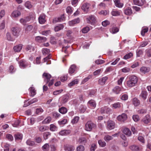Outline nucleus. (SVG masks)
<instances>
[{
    "label": "nucleus",
    "mask_w": 151,
    "mask_h": 151,
    "mask_svg": "<svg viewBox=\"0 0 151 151\" xmlns=\"http://www.w3.org/2000/svg\"><path fill=\"white\" fill-rule=\"evenodd\" d=\"M127 85L129 87L134 86L138 81L137 77L134 76H129L127 78Z\"/></svg>",
    "instance_id": "1"
},
{
    "label": "nucleus",
    "mask_w": 151,
    "mask_h": 151,
    "mask_svg": "<svg viewBox=\"0 0 151 151\" xmlns=\"http://www.w3.org/2000/svg\"><path fill=\"white\" fill-rule=\"evenodd\" d=\"M43 77L44 78V81L47 83L49 82L48 86H51L53 83V80L52 79L50 81H49L50 78H51V75L48 73H44L43 75Z\"/></svg>",
    "instance_id": "2"
},
{
    "label": "nucleus",
    "mask_w": 151,
    "mask_h": 151,
    "mask_svg": "<svg viewBox=\"0 0 151 151\" xmlns=\"http://www.w3.org/2000/svg\"><path fill=\"white\" fill-rule=\"evenodd\" d=\"M96 125L93 123L91 121H88L85 125V129L87 131H90L96 127Z\"/></svg>",
    "instance_id": "3"
},
{
    "label": "nucleus",
    "mask_w": 151,
    "mask_h": 151,
    "mask_svg": "<svg viewBox=\"0 0 151 151\" xmlns=\"http://www.w3.org/2000/svg\"><path fill=\"white\" fill-rule=\"evenodd\" d=\"M86 20L88 23L93 24L96 22V17L93 15H90L87 17Z\"/></svg>",
    "instance_id": "4"
},
{
    "label": "nucleus",
    "mask_w": 151,
    "mask_h": 151,
    "mask_svg": "<svg viewBox=\"0 0 151 151\" xmlns=\"http://www.w3.org/2000/svg\"><path fill=\"white\" fill-rule=\"evenodd\" d=\"M90 6V4L87 2L85 3L82 5L81 9L84 12L87 13L89 10Z\"/></svg>",
    "instance_id": "5"
},
{
    "label": "nucleus",
    "mask_w": 151,
    "mask_h": 151,
    "mask_svg": "<svg viewBox=\"0 0 151 151\" xmlns=\"http://www.w3.org/2000/svg\"><path fill=\"white\" fill-rule=\"evenodd\" d=\"M115 124L114 122L111 120H109L107 122V129L108 130H111L114 128Z\"/></svg>",
    "instance_id": "6"
},
{
    "label": "nucleus",
    "mask_w": 151,
    "mask_h": 151,
    "mask_svg": "<svg viewBox=\"0 0 151 151\" xmlns=\"http://www.w3.org/2000/svg\"><path fill=\"white\" fill-rule=\"evenodd\" d=\"M38 20L40 24H44L46 21L45 15L44 14H41L38 18Z\"/></svg>",
    "instance_id": "7"
},
{
    "label": "nucleus",
    "mask_w": 151,
    "mask_h": 151,
    "mask_svg": "<svg viewBox=\"0 0 151 151\" xmlns=\"http://www.w3.org/2000/svg\"><path fill=\"white\" fill-rule=\"evenodd\" d=\"M13 35L16 36H18L20 31V29L18 27H13L12 29Z\"/></svg>",
    "instance_id": "8"
},
{
    "label": "nucleus",
    "mask_w": 151,
    "mask_h": 151,
    "mask_svg": "<svg viewBox=\"0 0 151 151\" xmlns=\"http://www.w3.org/2000/svg\"><path fill=\"white\" fill-rule=\"evenodd\" d=\"M127 115L124 113H123L121 115L118 116L117 119L119 121L121 122H124L127 119Z\"/></svg>",
    "instance_id": "9"
},
{
    "label": "nucleus",
    "mask_w": 151,
    "mask_h": 151,
    "mask_svg": "<svg viewBox=\"0 0 151 151\" xmlns=\"http://www.w3.org/2000/svg\"><path fill=\"white\" fill-rule=\"evenodd\" d=\"M142 121L145 124H147L151 121L150 115L147 114L143 118Z\"/></svg>",
    "instance_id": "10"
},
{
    "label": "nucleus",
    "mask_w": 151,
    "mask_h": 151,
    "mask_svg": "<svg viewBox=\"0 0 151 151\" xmlns=\"http://www.w3.org/2000/svg\"><path fill=\"white\" fill-rule=\"evenodd\" d=\"M21 15L20 12L17 10L14 11L12 13L11 16L13 18H17L20 16Z\"/></svg>",
    "instance_id": "11"
},
{
    "label": "nucleus",
    "mask_w": 151,
    "mask_h": 151,
    "mask_svg": "<svg viewBox=\"0 0 151 151\" xmlns=\"http://www.w3.org/2000/svg\"><path fill=\"white\" fill-rule=\"evenodd\" d=\"M140 73L142 74H145L149 72L150 69L149 68L145 66L141 67L140 69Z\"/></svg>",
    "instance_id": "12"
},
{
    "label": "nucleus",
    "mask_w": 151,
    "mask_h": 151,
    "mask_svg": "<svg viewBox=\"0 0 151 151\" xmlns=\"http://www.w3.org/2000/svg\"><path fill=\"white\" fill-rule=\"evenodd\" d=\"M80 21V20L79 18H77L70 21L68 22V24L70 26H73L74 24H76L78 23Z\"/></svg>",
    "instance_id": "13"
},
{
    "label": "nucleus",
    "mask_w": 151,
    "mask_h": 151,
    "mask_svg": "<svg viewBox=\"0 0 151 151\" xmlns=\"http://www.w3.org/2000/svg\"><path fill=\"white\" fill-rule=\"evenodd\" d=\"M111 111V109L107 107H103L101 108V112L102 114L106 113L108 114Z\"/></svg>",
    "instance_id": "14"
},
{
    "label": "nucleus",
    "mask_w": 151,
    "mask_h": 151,
    "mask_svg": "<svg viewBox=\"0 0 151 151\" xmlns=\"http://www.w3.org/2000/svg\"><path fill=\"white\" fill-rule=\"evenodd\" d=\"M19 66L21 68H24L27 67V63L24 60H21L19 62Z\"/></svg>",
    "instance_id": "15"
},
{
    "label": "nucleus",
    "mask_w": 151,
    "mask_h": 151,
    "mask_svg": "<svg viewBox=\"0 0 151 151\" xmlns=\"http://www.w3.org/2000/svg\"><path fill=\"white\" fill-rule=\"evenodd\" d=\"M35 40L39 43H42L45 42L46 40V38L45 37L38 36L35 37Z\"/></svg>",
    "instance_id": "16"
},
{
    "label": "nucleus",
    "mask_w": 151,
    "mask_h": 151,
    "mask_svg": "<svg viewBox=\"0 0 151 151\" xmlns=\"http://www.w3.org/2000/svg\"><path fill=\"white\" fill-rule=\"evenodd\" d=\"M134 4L139 6L142 5L145 2V0H133Z\"/></svg>",
    "instance_id": "17"
},
{
    "label": "nucleus",
    "mask_w": 151,
    "mask_h": 151,
    "mask_svg": "<svg viewBox=\"0 0 151 151\" xmlns=\"http://www.w3.org/2000/svg\"><path fill=\"white\" fill-rule=\"evenodd\" d=\"M70 133V130H63L60 131L59 134L61 136H65L69 134Z\"/></svg>",
    "instance_id": "18"
},
{
    "label": "nucleus",
    "mask_w": 151,
    "mask_h": 151,
    "mask_svg": "<svg viewBox=\"0 0 151 151\" xmlns=\"http://www.w3.org/2000/svg\"><path fill=\"white\" fill-rule=\"evenodd\" d=\"M65 150L66 151H73L75 150V147L70 145H66L64 146Z\"/></svg>",
    "instance_id": "19"
},
{
    "label": "nucleus",
    "mask_w": 151,
    "mask_h": 151,
    "mask_svg": "<svg viewBox=\"0 0 151 151\" xmlns=\"http://www.w3.org/2000/svg\"><path fill=\"white\" fill-rule=\"evenodd\" d=\"M121 13V11L115 9H113L111 12V15L114 16L119 15Z\"/></svg>",
    "instance_id": "20"
},
{
    "label": "nucleus",
    "mask_w": 151,
    "mask_h": 151,
    "mask_svg": "<svg viewBox=\"0 0 151 151\" xmlns=\"http://www.w3.org/2000/svg\"><path fill=\"white\" fill-rule=\"evenodd\" d=\"M23 45L21 44L18 45L14 47V50L15 52H19L22 49Z\"/></svg>",
    "instance_id": "21"
},
{
    "label": "nucleus",
    "mask_w": 151,
    "mask_h": 151,
    "mask_svg": "<svg viewBox=\"0 0 151 151\" xmlns=\"http://www.w3.org/2000/svg\"><path fill=\"white\" fill-rule=\"evenodd\" d=\"M88 106L91 107V108H94L96 106V104L95 101L93 100H91L88 101Z\"/></svg>",
    "instance_id": "22"
},
{
    "label": "nucleus",
    "mask_w": 151,
    "mask_h": 151,
    "mask_svg": "<svg viewBox=\"0 0 151 151\" xmlns=\"http://www.w3.org/2000/svg\"><path fill=\"white\" fill-rule=\"evenodd\" d=\"M115 6L119 8H122L123 6V4L121 3L119 0H114Z\"/></svg>",
    "instance_id": "23"
},
{
    "label": "nucleus",
    "mask_w": 151,
    "mask_h": 151,
    "mask_svg": "<svg viewBox=\"0 0 151 151\" xmlns=\"http://www.w3.org/2000/svg\"><path fill=\"white\" fill-rule=\"evenodd\" d=\"M108 79V77L105 76L102 78L100 79L99 80V83L101 85H104L106 80Z\"/></svg>",
    "instance_id": "24"
},
{
    "label": "nucleus",
    "mask_w": 151,
    "mask_h": 151,
    "mask_svg": "<svg viewBox=\"0 0 151 151\" xmlns=\"http://www.w3.org/2000/svg\"><path fill=\"white\" fill-rule=\"evenodd\" d=\"M147 95V91H142L140 95V96L145 100L146 99Z\"/></svg>",
    "instance_id": "25"
},
{
    "label": "nucleus",
    "mask_w": 151,
    "mask_h": 151,
    "mask_svg": "<svg viewBox=\"0 0 151 151\" xmlns=\"http://www.w3.org/2000/svg\"><path fill=\"white\" fill-rule=\"evenodd\" d=\"M121 90V88L119 86H116L113 89V92L116 94H119Z\"/></svg>",
    "instance_id": "26"
},
{
    "label": "nucleus",
    "mask_w": 151,
    "mask_h": 151,
    "mask_svg": "<svg viewBox=\"0 0 151 151\" xmlns=\"http://www.w3.org/2000/svg\"><path fill=\"white\" fill-rule=\"evenodd\" d=\"M123 132L124 134L128 136H130L131 135V132L128 128H124Z\"/></svg>",
    "instance_id": "27"
},
{
    "label": "nucleus",
    "mask_w": 151,
    "mask_h": 151,
    "mask_svg": "<svg viewBox=\"0 0 151 151\" xmlns=\"http://www.w3.org/2000/svg\"><path fill=\"white\" fill-rule=\"evenodd\" d=\"M64 27V26L63 24H60L55 27L54 30L55 32H58L63 29Z\"/></svg>",
    "instance_id": "28"
},
{
    "label": "nucleus",
    "mask_w": 151,
    "mask_h": 151,
    "mask_svg": "<svg viewBox=\"0 0 151 151\" xmlns=\"http://www.w3.org/2000/svg\"><path fill=\"white\" fill-rule=\"evenodd\" d=\"M112 107L114 109L119 108L122 107L123 104L117 102L112 104Z\"/></svg>",
    "instance_id": "29"
},
{
    "label": "nucleus",
    "mask_w": 151,
    "mask_h": 151,
    "mask_svg": "<svg viewBox=\"0 0 151 151\" xmlns=\"http://www.w3.org/2000/svg\"><path fill=\"white\" fill-rule=\"evenodd\" d=\"M124 13L127 15H130L132 13L131 9L130 7L126 8L124 9Z\"/></svg>",
    "instance_id": "30"
},
{
    "label": "nucleus",
    "mask_w": 151,
    "mask_h": 151,
    "mask_svg": "<svg viewBox=\"0 0 151 151\" xmlns=\"http://www.w3.org/2000/svg\"><path fill=\"white\" fill-rule=\"evenodd\" d=\"M30 96H33L36 94V91L34 87H31L29 88Z\"/></svg>",
    "instance_id": "31"
},
{
    "label": "nucleus",
    "mask_w": 151,
    "mask_h": 151,
    "mask_svg": "<svg viewBox=\"0 0 151 151\" xmlns=\"http://www.w3.org/2000/svg\"><path fill=\"white\" fill-rule=\"evenodd\" d=\"M130 149L134 151H140V149L137 146L133 145L131 146L130 147Z\"/></svg>",
    "instance_id": "32"
},
{
    "label": "nucleus",
    "mask_w": 151,
    "mask_h": 151,
    "mask_svg": "<svg viewBox=\"0 0 151 151\" xmlns=\"http://www.w3.org/2000/svg\"><path fill=\"white\" fill-rule=\"evenodd\" d=\"M24 5L26 8L29 9L31 8L32 6L31 2L28 1H27L25 3Z\"/></svg>",
    "instance_id": "33"
},
{
    "label": "nucleus",
    "mask_w": 151,
    "mask_h": 151,
    "mask_svg": "<svg viewBox=\"0 0 151 151\" xmlns=\"http://www.w3.org/2000/svg\"><path fill=\"white\" fill-rule=\"evenodd\" d=\"M6 38L7 40L9 41H13L14 40V39L11 36L10 33L9 32L6 33Z\"/></svg>",
    "instance_id": "34"
},
{
    "label": "nucleus",
    "mask_w": 151,
    "mask_h": 151,
    "mask_svg": "<svg viewBox=\"0 0 151 151\" xmlns=\"http://www.w3.org/2000/svg\"><path fill=\"white\" fill-rule=\"evenodd\" d=\"M59 111L61 114H64L67 112V109L66 108L62 107L59 109Z\"/></svg>",
    "instance_id": "35"
},
{
    "label": "nucleus",
    "mask_w": 151,
    "mask_h": 151,
    "mask_svg": "<svg viewBox=\"0 0 151 151\" xmlns=\"http://www.w3.org/2000/svg\"><path fill=\"white\" fill-rule=\"evenodd\" d=\"M76 69V66L75 65H71L69 69V73L70 74L73 73L75 71Z\"/></svg>",
    "instance_id": "36"
},
{
    "label": "nucleus",
    "mask_w": 151,
    "mask_h": 151,
    "mask_svg": "<svg viewBox=\"0 0 151 151\" xmlns=\"http://www.w3.org/2000/svg\"><path fill=\"white\" fill-rule=\"evenodd\" d=\"M132 102L133 104L135 106H138L140 104L139 101L137 98H134L133 99Z\"/></svg>",
    "instance_id": "37"
},
{
    "label": "nucleus",
    "mask_w": 151,
    "mask_h": 151,
    "mask_svg": "<svg viewBox=\"0 0 151 151\" xmlns=\"http://www.w3.org/2000/svg\"><path fill=\"white\" fill-rule=\"evenodd\" d=\"M50 129L51 131L54 132L57 130V127L54 124H51L50 125Z\"/></svg>",
    "instance_id": "38"
},
{
    "label": "nucleus",
    "mask_w": 151,
    "mask_h": 151,
    "mask_svg": "<svg viewBox=\"0 0 151 151\" xmlns=\"http://www.w3.org/2000/svg\"><path fill=\"white\" fill-rule=\"evenodd\" d=\"M37 100H38L37 98H34L33 99H32V100H31L30 101V102L28 105H26L25 104H24V106L25 107H26L28 105H29L30 104H31L34 103L36 102L37 101ZM27 102V101H25L24 102V103L25 104Z\"/></svg>",
    "instance_id": "39"
},
{
    "label": "nucleus",
    "mask_w": 151,
    "mask_h": 151,
    "mask_svg": "<svg viewBox=\"0 0 151 151\" xmlns=\"http://www.w3.org/2000/svg\"><path fill=\"white\" fill-rule=\"evenodd\" d=\"M119 31V29L118 28L116 27H113L111 29H110V32L112 34H115Z\"/></svg>",
    "instance_id": "40"
},
{
    "label": "nucleus",
    "mask_w": 151,
    "mask_h": 151,
    "mask_svg": "<svg viewBox=\"0 0 151 151\" xmlns=\"http://www.w3.org/2000/svg\"><path fill=\"white\" fill-rule=\"evenodd\" d=\"M78 79H76L73 81L71 82L68 85L69 87H71L75 84H77L78 82Z\"/></svg>",
    "instance_id": "41"
},
{
    "label": "nucleus",
    "mask_w": 151,
    "mask_h": 151,
    "mask_svg": "<svg viewBox=\"0 0 151 151\" xmlns=\"http://www.w3.org/2000/svg\"><path fill=\"white\" fill-rule=\"evenodd\" d=\"M104 139L107 142L108 141L112 139L113 137L112 136L109 135H106L104 136Z\"/></svg>",
    "instance_id": "42"
},
{
    "label": "nucleus",
    "mask_w": 151,
    "mask_h": 151,
    "mask_svg": "<svg viewBox=\"0 0 151 151\" xmlns=\"http://www.w3.org/2000/svg\"><path fill=\"white\" fill-rule=\"evenodd\" d=\"M15 138L16 140L21 139L22 138V135L20 133H17L15 135Z\"/></svg>",
    "instance_id": "43"
},
{
    "label": "nucleus",
    "mask_w": 151,
    "mask_h": 151,
    "mask_svg": "<svg viewBox=\"0 0 151 151\" xmlns=\"http://www.w3.org/2000/svg\"><path fill=\"white\" fill-rule=\"evenodd\" d=\"M148 29L147 27H144L142 28L141 32V34L142 36L145 35V34L148 31Z\"/></svg>",
    "instance_id": "44"
},
{
    "label": "nucleus",
    "mask_w": 151,
    "mask_h": 151,
    "mask_svg": "<svg viewBox=\"0 0 151 151\" xmlns=\"http://www.w3.org/2000/svg\"><path fill=\"white\" fill-rule=\"evenodd\" d=\"M51 120V118L50 116H48L43 121V123L44 124L49 123Z\"/></svg>",
    "instance_id": "45"
},
{
    "label": "nucleus",
    "mask_w": 151,
    "mask_h": 151,
    "mask_svg": "<svg viewBox=\"0 0 151 151\" xmlns=\"http://www.w3.org/2000/svg\"><path fill=\"white\" fill-rule=\"evenodd\" d=\"M98 142L100 146L101 147H104L106 145V143L101 140H99Z\"/></svg>",
    "instance_id": "46"
},
{
    "label": "nucleus",
    "mask_w": 151,
    "mask_h": 151,
    "mask_svg": "<svg viewBox=\"0 0 151 151\" xmlns=\"http://www.w3.org/2000/svg\"><path fill=\"white\" fill-rule=\"evenodd\" d=\"M50 146L48 144L46 143L42 147V150L45 151H48L49 149Z\"/></svg>",
    "instance_id": "47"
},
{
    "label": "nucleus",
    "mask_w": 151,
    "mask_h": 151,
    "mask_svg": "<svg viewBox=\"0 0 151 151\" xmlns=\"http://www.w3.org/2000/svg\"><path fill=\"white\" fill-rule=\"evenodd\" d=\"M79 119V117L78 116L75 117L72 120L71 123L73 124H74L78 122Z\"/></svg>",
    "instance_id": "48"
},
{
    "label": "nucleus",
    "mask_w": 151,
    "mask_h": 151,
    "mask_svg": "<svg viewBox=\"0 0 151 151\" xmlns=\"http://www.w3.org/2000/svg\"><path fill=\"white\" fill-rule=\"evenodd\" d=\"M51 135V133L49 132H45L44 133L43 138L45 139H47L48 137Z\"/></svg>",
    "instance_id": "49"
},
{
    "label": "nucleus",
    "mask_w": 151,
    "mask_h": 151,
    "mask_svg": "<svg viewBox=\"0 0 151 151\" xmlns=\"http://www.w3.org/2000/svg\"><path fill=\"white\" fill-rule=\"evenodd\" d=\"M89 30L90 29L89 27L87 26L83 28L81 30V31L83 33H87Z\"/></svg>",
    "instance_id": "50"
},
{
    "label": "nucleus",
    "mask_w": 151,
    "mask_h": 151,
    "mask_svg": "<svg viewBox=\"0 0 151 151\" xmlns=\"http://www.w3.org/2000/svg\"><path fill=\"white\" fill-rule=\"evenodd\" d=\"M42 51L43 54L45 55L48 54L50 52L49 50L46 48L42 49Z\"/></svg>",
    "instance_id": "51"
},
{
    "label": "nucleus",
    "mask_w": 151,
    "mask_h": 151,
    "mask_svg": "<svg viewBox=\"0 0 151 151\" xmlns=\"http://www.w3.org/2000/svg\"><path fill=\"white\" fill-rule=\"evenodd\" d=\"M146 55L149 58L151 57V48L146 50Z\"/></svg>",
    "instance_id": "52"
},
{
    "label": "nucleus",
    "mask_w": 151,
    "mask_h": 151,
    "mask_svg": "<svg viewBox=\"0 0 151 151\" xmlns=\"http://www.w3.org/2000/svg\"><path fill=\"white\" fill-rule=\"evenodd\" d=\"M43 111V109L41 108H38L36 109L35 113L37 114H40Z\"/></svg>",
    "instance_id": "53"
},
{
    "label": "nucleus",
    "mask_w": 151,
    "mask_h": 151,
    "mask_svg": "<svg viewBox=\"0 0 151 151\" xmlns=\"http://www.w3.org/2000/svg\"><path fill=\"white\" fill-rule=\"evenodd\" d=\"M35 18L34 14L30 15L29 16L26 17L25 19L26 22L29 21L31 19H33Z\"/></svg>",
    "instance_id": "54"
},
{
    "label": "nucleus",
    "mask_w": 151,
    "mask_h": 151,
    "mask_svg": "<svg viewBox=\"0 0 151 151\" xmlns=\"http://www.w3.org/2000/svg\"><path fill=\"white\" fill-rule=\"evenodd\" d=\"M123 73H128L130 71V69L129 68L125 67L121 69Z\"/></svg>",
    "instance_id": "55"
},
{
    "label": "nucleus",
    "mask_w": 151,
    "mask_h": 151,
    "mask_svg": "<svg viewBox=\"0 0 151 151\" xmlns=\"http://www.w3.org/2000/svg\"><path fill=\"white\" fill-rule=\"evenodd\" d=\"M91 75H89L86 78L82 81V83L84 84L88 81L90 79L92 78Z\"/></svg>",
    "instance_id": "56"
},
{
    "label": "nucleus",
    "mask_w": 151,
    "mask_h": 151,
    "mask_svg": "<svg viewBox=\"0 0 151 151\" xmlns=\"http://www.w3.org/2000/svg\"><path fill=\"white\" fill-rule=\"evenodd\" d=\"M67 122V120L66 119H63L61 120L58 122V123L60 125L64 124H65Z\"/></svg>",
    "instance_id": "57"
},
{
    "label": "nucleus",
    "mask_w": 151,
    "mask_h": 151,
    "mask_svg": "<svg viewBox=\"0 0 151 151\" xmlns=\"http://www.w3.org/2000/svg\"><path fill=\"white\" fill-rule=\"evenodd\" d=\"M133 55V54L131 52L129 53L124 56V58L125 59H129Z\"/></svg>",
    "instance_id": "58"
},
{
    "label": "nucleus",
    "mask_w": 151,
    "mask_h": 151,
    "mask_svg": "<svg viewBox=\"0 0 151 151\" xmlns=\"http://www.w3.org/2000/svg\"><path fill=\"white\" fill-rule=\"evenodd\" d=\"M86 106L82 105L79 108L80 111L81 113L84 112L86 111Z\"/></svg>",
    "instance_id": "59"
},
{
    "label": "nucleus",
    "mask_w": 151,
    "mask_h": 151,
    "mask_svg": "<svg viewBox=\"0 0 151 151\" xmlns=\"http://www.w3.org/2000/svg\"><path fill=\"white\" fill-rule=\"evenodd\" d=\"M51 33V32L50 30H45L42 31L41 32V34L45 36H47L48 35Z\"/></svg>",
    "instance_id": "60"
},
{
    "label": "nucleus",
    "mask_w": 151,
    "mask_h": 151,
    "mask_svg": "<svg viewBox=\"0 0 151 151\" xmlns=\"http://www.w3.org/2000/svg\"><path fill=\"white\" fill-rule=\"evenodd\" d=\"M137 112L138 114H142L146 113L147 112V110L145 109H142L138 110Z\"/></svg>",
    "instance_id": "61"
},
{
    "label": "nucleus",
    "mask_w": 151,
    "mask_h": 151,
    "mask_svg": "<svg viewBox=\"0 0 151 151\" xmlns=\"http://www.w3.org/2000/svg\"><path fill=\"white\" fill-rule=\"evenodd\" d=\"M109 13V11L107 10H102L99 12V14H102L104 15H106L108 14Z\"/></svg>",
    "instance_id": "62"
},
{
    "label": "nucleus",
    "mask_w": 151,
    "mask_h": 151,
    "mask_svg": "<svg viewBox=\"0 0 151 151\" xmlns=\"http://www.w3.org/2000/svg\"><path fill=\"white\" fill-rule=\"evenodd\" d=\"M26 143L27 145L30 146H32L35 144L34 142L30 139L27 140V141Z\"/></svg>",
    "instance_id": "63"
},
{
    "label": "nucleus",
    "mask_w": 151,
    "mask_h": 151,
    "mask_svg": "<svg viewBox=\"0 0 151 151\" xmlns=\"http://www.w3.org/2000/svg\"><path fill=\"white\" fill-rule=\"evenodd\" d=\"M77 151H84V147L82 145H80L77 148Z\"/></svg>",
    "instance_id": "64"
}]
</instances>
